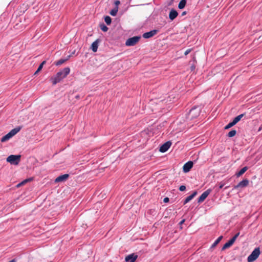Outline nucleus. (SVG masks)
Returning a JSON list of instances; mask_svg holds the SVG:
<instances>
[{
	"label": "nucleus",
	"instance_id": "f257e3e1",
	"mask_svg": "<svg viewBox=\"0 0 262 262\" xmlns=\"http://www.w3.org/2000/svg\"><path fill=\"white\" fill-rule=\"evenodd\" d=\"M70 69L68 67L65 68L62 70L58 72L54 76L51 78L53 84L55 85L59 82L70 73Z\"/></svg>",
	"mask_w": 262,
	"mask_h": 262
},
{
	"label": "nucleus",
	"instance_id": "f03ea898",
	"mask_svg": "<svg viewBox=\"0 0 262 262\" xmlns=\"http://www.w3.org/2000/svg\"><path fill=\"white\" fill-rule=\"evenodd\" d=\"M25 17H12L11 22L13 24V27L16 30H22L25 28L26 24Z\"/></svg>",
	"mask_w": 262,
	"mask_h": 262
},
{
	"label": "nucleus",
	"instance_id": "7ed1b4c3",
	"mask_svg": "<svg viewBox=\"0 0 262 262\" xmlns=\"http://www.w3.org/2000/svg\"><path fill=\"white\" fill-rule=\"evenodd\" d=\"M21 129L20 127H17L12 129L9 133L3 136L1 139V141L2 142H5L9 140H10L11 138H12L14 135H15L17 133H18Z\"/></svg>",
	"mask_w": 262,
	"mask_h": 262
},
{
	"label": "nucleus",
	"instance_id": "20e7f679",
	"mask_svg": "<svg viewBox=\"0 0 262 262\" xmlns=\"http://www.w3.org/2000/svg\"><path fill=\"white\" fill-rule=\"evenodd\" d=\"M201 112V108L199 106L193 107L187 114V118L190 120L193 119L198 117Z\"/></svg>",
	"mask_w": 262,
	"mask_h": 262
},
{
	"label": "nucleus",
	"instance_id": "39448f33",
	"mask_svg": "<svg viewBox=\"0 0 262 262\" xmlns=\"http://www.w3.org/2000/svg\"><path fill=\"white\" fill-rule=\"evenodd\" d=\"M20 155H11L8 156L7 158V161L13 165H18L20 161Z\"/></svg>",
	"mask_w": 262,
	"mask_h": 262
},
{
	"label": "nucleus",
	"instance_id": "423d86ee",
	"mask_svg": "<svg viewBox=\"0 0 262 262\" xmlns=\"http://www.w3.org/2000/svg\"><path fill=\"white\" fill-rule=\"evenodd\" d=\"M140 38L141 37L140 36H136L129 38L126 40L125 45L128 47L134 46L139 41Z\"/></svg>",
	"mask_w": 262,
	"mask_h": 262
},
{
	"label": "nucleus",
	"instance_id": "0eeeda50",
	"mask_svg": "<svg viewBox=\"0 0 262 262\" xmlns=\"http://www.w3.org/2000/svg\"><path fill=\"white\" fill-rule=\"evenodd\" d=\"M260 254V250L258 248H255L248 257L247 260L248 262H252L257 258Z\"/></svg>",
	"mask_w": 262,
	"mask_h": 262
},
{
	"label": "nucleus",
	"instance_id": "6e6552de",
	"mask_svg": "<svg viewBox=\"0 0 262 262\" xmlns=\"http://www.w3.org/2000/svg\"><path fill=\"white\" fill-rule=\"evenodd\" d=\"M211 191L212 190L211 189H208L205 191H204L198 198V203H200L203 202L208 196V195L211 193Z\"/></svg>",
	"mask_w": 262,
	"mask_h": 262
},
{
	"label": "nucleus",
	"instance_id": "1a4fd4ad",
	"mask_svg": "<svg viewBox=\"0 0 262 262\" xmlns=\"http://www.w3.org/2000/svg\"><path fill=\"white\" fill-rule=\"evenodd\" d=\"M249 181L248 179H246L241 181L238 184L234 186V189L243 188L247 186L249 184Z\"/></svg>",
	"mask_w": 262,
	"mask_h": 262
},
{
	"label": "nucleus",
	"instance_id": "9d476101",
	"mask_svg": "<svg viewBox=\"0 0 262 262\" xmlns=\"http://www.w3.org/2000/svg\"><path fill=\"white\" fill-rule=\"evenodd\" d=\"M171 145V142L167 141L161 146L159 150L161 152H165L170 148Z\"/></svg>",
	"mask_w": 262,
	"mask_h": 262
},
{
	"label": "nucleus",
	"instance_id": "9b49d317",
	"mask_svg": "<svg viewBox=\"0 0 262 262\" xmlns=\"http://www.w3.org/2000/svg\"><path fill=\"white\" fill-rule=\"evenodd\" d=\"M158 32V30H152L149 32H145L143 34L144 38H149L155 35Z\"/></svg>",
	"mask_w": 262,
	"mask_h": 262
},
{
	"label": "nucleus",
	"instance_id": "f8f14e48",
	"mask_svg": "<svg viewBox=\"0 0 262 262\" xmlns=\"http://www.w3.org/2000/svg\"><path fill=\"white\" fill-rule=\"evenodd\" d=\"M69 177V174H64L57 177L55 180V183L62 182L66 181Z\"/></svg>",
	"mask_w": 262,
	"mask_h": 262
},
{
	"label": "nucleus",
	"instance_id": "ddd939ff",
	"mask_svg": "<svg viewBox=\"0 0 262 262\" xmlns=\"http://www.w3.org/2000/svg\"><path fill=\"white\" fill-rule=\"evenodd\" d=\"M193 166V162L192 161H188L186 163L183 167V170L184 172H188L190 171Z\"/></svg>",
	"mask_w": 262,
	"mask_h": 262
},
{
	"label": "nucleus",
	"instance_id": "4468645a",
	"mask_svg": "<svg viewBox=\"0 0 262 262\" xmlns=\"http://www.w3.org/2000/svg\"><path fill=\"white\" fill-rule=\"evenodd\" d=\"M138 257V255L135 254H129L125 257V260L126 262H135Z\"/></svg>",
	"mask_w": 262,
	"mask_h": 262
},
{
	"label": "nucleus",
	"instance_id": "2eb2a0df",
	"mask_svg": "<svg viewBox=\"0 0 262 262\" xmlns=\"http://www.w3.org/2000/svg\"><path fill=\"white\" fill-rule=\"evenodd\" d=\"M100 40L99 39H97L92 43L91 48L94 52H97L98 48V44Z\"/></svg>",
	"mask_w": 262,
	"mask_h": 262
},
{
	"label": "nucleus",
	"instance_id": "dca6fc26",
	"mask_svg": "<svg viewBox=\"0 0 262 262\" xmlns=\"http://www.w3.org/2000/svg\"><path fill=\"white\" fill-rule=\"evenodd\" d=\"M197 194L196 191L193 192L191 195L188 196L184 200V205L187 204L189 201H190Z\"/></svg>",
	"mask_w": 262,
	"mask_h": 262
},
{
	"label": "nucleus",
	"instance_id": "f3484780",
	"mask_svg": "<svg viewBox=\"0 0 262 262\" xmlns=\"http://www.w3.org/2000/svg\"><path fill=\"white\" fill-rule=\"evenodd\" d=\"M248 169L247 167L245 166L242 168L238 172L236 173V175L237 177H240L242 174H243Z\"/></svg>",
	"mask_w": 262,
	"mask_h": 262
},
{
	"label": "nucleus",
	"instance_id": "a211bd4d",
	"mask_svg": "<svg viewBox=\"0 0 262 262\" xmlns=\"http://www.w3.org/2000/svg\"><path fill=\"white\" fill-rule=\"evenodd\" d=\"M69 57H70V56H69L68 57V58H66V59H59V60H58V61H56V62H55V64L56 66H59L61 65V64H63L64 62H65L67 60H68V59H69Z\"/></svg>",
	"mask_w": 262,
	"mask_h": 262
},
{
	"label": "nucleus",
	"instance_id": "6ab92c4d",
	"mask_svg": "<svg viewBox=\"0 0 262 262\" xmlns=\"http://www.w3.org/2000/svg\"><path fill=\"white\" fill-rule=\"evenodd\" d=\"M233 244L230 242L229 240L228 242H227L226 244L224 245V246L222 247V250H224L227 248H229L230 246H231Z\"/></svg>",
	"mask_w": 262,
	"mask_h": 262
},
{
	"label": "nucleus",
	"instance_id": "aec40b11",
	"mask_svg": "<svg viewBox=\"0 0 262 262\" xmlns=\"http://www.w3.org/2000/svg\"><path fill=\"white\" fill-rule=\"evenodd\" d=\"M186 4V0H181L178 5L179 8L180 9H183L185 6Z\"/></svg>",
	"mask_w": 262,
	"mask_h": 262
},
{
	"label": "nucleus",
	"instance_id": "412c9836",
	"mask_svg": "<svg viewBox=\"0 0 262 262\" xmlns=\"http://www.w3.org/2000/svg\"><path fill=\"white\" fill-rule=\"evenodd\" d=\"M223 238V236H219L215 241V242L213 243V244L211 246V248H214L220 242V241L222 240V239Z\"/></svg>",
	"mask_w": 262,
	"mask_h": 262
},
{
	"label": "nucleus",
	"instance_id": "4be33fe9",
	"mask_svg": "<svg viewBox=\"0 0 262 262\" xmlns=\"http://www.w3.org/2000/svg\"><path fill=\"white\" fill-rule=\"evenodd\" d=\"M244 116V114H241L236 117L234 118L233 121L234 122V123L236 124L238 121L241 120L242 118Z\"/></svg>",
	"mask_w": 262,
	"mask_h": 262
},
{
	"label": "nucleus",
	"instance_id": "5701e85b",
	"mask_svg": "<svg viewBox=\"0 0 262 262\" xmlns=\"http://www.w3.org/2000/svg\"><path fill=\"white\" fill-rule=\"evenodd\" d=\"M99 27L102 31L103 32H107L108 30V28L106 26V25L104 23H100L99 24Z\"/></svg>",
	"mask_w": 262,
	"mask_h": 262
},
{
	"label": "nucleus",
	"instance_id": "b1692460",
	"mask_svg": "<svg viewBox=\"0 0 262 262\" xmlns=\"http://www.w3.org/2000/svg\"><path fill=\"white\" fill-rule=\"evenodd\" d=\"M178 13L177 11L174 9H171L170 11L168 16H177Z\"/></svg>",
	"mask_w": 262,
	"mask_h": 262
},
{
	"label": "nucleus",
	"instance_id": "393cba45",
	"mask_svg": "<svg viewBox=\"0 0 262 262\" xmlns=\"http://www.w3.org/2000/svg\"><path fill=\"white\" fill-rule=\"evenodd\" d=\"M236 134V131L234 129H233L228 133L227 136L230 138L233 137L234 136H235Z\"/></svg>",
	"mask_w": 262,
	"mask_h": 262
},
{
	"label": "nucleus",
	"instance_id": "a878e982",
	"mask_svg": "<svg viewBox=\"0 0 262 262\" xmlns=\"http://www.w3.org/2000/svg\"><path fill=\"white\" fill-rule=\"evenodd\" d=\"M117 12H118V7H116L115 8H114L110 11V14L112 16H115L117 14Z\"/></svg>",
	"mask_w": 262,
	"mask_h": 262
},
{
	"label": "nucleus",
	"instance_id": "bb28decb",
	"mask_svg": "<svg viewBox=\"0 0 262 262\" xmlns=\"http://www.w3.org/2000/svg\"><path fill=\"white\" fill-rule=\"evenodd\" d=\"M234 125H235V124L234 123V122L232 121V122L228 123L226 126H225L224 128L225 129H228L232 127L233 126H234Z\"/></svg>",
	"mask_w": 262,
	"mask_h": 262
},
{
	"label": "nucleus",
	"instance_id": "cd10ccee",
	"mask_svg": "<svg viewBox=\"0 0 262 262\" xmlns=\"http://www.w3.org/2000/svg\"><path fill=\"white\" fill-rule=\"evenodd\" d=\"M104 20L107 25H110L111 24V17H104Z\"/></svg>",
	"mask_w": 262,
	"mask_h": 262
},
{
	"label": "nucleus",
	"instance_id": "c85d7f7f",
	"mask_svg": "<svg viewBox=\"0 0 262 262\" xmlns=\"http://www.w3.org/2000/svg\"><path fill=\"white\" fill-rule=\"evenodd\" d=\"M45 63H46V61H43L41 62V63L39 66L37 71L35 72V74L36 73L38 72L39 71H40L42 69V67H43V64H45Z\"/></svg>",
	"mask_w": 262,
	"mask_h": 262
},
{
	"label": "nucleus",
	"instance_id": "c756f323",
	"mask_svg": "<svg viewBox=\"0 0 262 262\" xmlns=\"http://www.w3.org/2000/svg\"><path fill=\"white\" fill-rule=\"evenodd\" d=\"M225 185V183L221 182L219 186V188L216 190V192H219L220 189H222Z\"/></svg>",
	"mask_w": 262,
	"mask_h": 262
},
{
	"label": "nucleus",
	"instance_id": "7c9ffc66",
	"mask_svg": "<svg viewBox=\"0 0 262 262\" xmlns=\"http://www.w3.org/2000/svg\"><path fill=\"white\" fill-rule=\"evenodd\" d=\"M166 24V21L165 20H161V23H160L159 27L161 28L162 27L164 26Z\"/></svg>",
	"mask_w": 262,
	"mask_h": 262
},
{
	"label": "nucleus",
	"instance_id": "2f4dec72",
	"mask_svg": "<svg viewBox=\"0 0 262 262\" xmlns=\"http://www.w3.org/2000/svg\"><path fill=\"white\" fill-rule=\"evenodd\" d=\"M186 189V187L184 185H181L180 187H179V190L181 191H184Z\"/></svg>",
	"mask_w": 262,
	"mask_h": 262
},
{
	"label": "nucleus",
	"instance_id": "473e14b6",
	"mask_svg": "<svg viewBox=\"0 0 262 262\" xmlns=\"http://www.w3.org/2000/svg\"><path fill=\"white\" fill-rule=\"evenodd\" d=\"M191 51V49H188L185 52V55H187Z\"/></svg>",
	"mask_w": 262,
	"mask_h": 262
},
{
	"label": "nucleus",
	"instance_id": "72a5a7b5",
	"mask_svg": "<svg viewBox=\"0 0 262 262\" xmlns=\"http://www.w3.org/2000/svg\"><path fill=\"white\" fill-rule=\"evenodd\" d=\"M114 4L116 6L118 7V6L120 4V2L119 1L117 0L115 1Z\"/></svg>",
	"mask_w": 262,
	"mask_h": 262
},
{
	"label": "nucleus",
	"instance_id": "f704fd0d",
	"mask_svg": "<svg viewBox=\"0 0 262 262\" xmlns=\"http://www.w3.org/2000/svg\"><path fill=\"white\" fill-rule=\"evenodd\" d=\"M169 198H167V197L165 198L164 199V200H163V202H164V203H167V202H169Z\"/></svg>",
	"mask_w": 262,
	"mask_h": 262
},
{
	"label": "nucleus",
	"instance_id": "c9c22d12",
	"mask_svg": "<svg viewBox=\"0 0 262 262\" xmlns=\"http://www.w3.org/2000/svg\"><path fill=\"white\" fill-rule=\"evenodd\" d=\"M24 184H25V182H24V181H22L21 183H19V184H18L17 185V187H20V186H21V185H24Z\"/></svg>",
	"mask_w": 262,
	"mask_h": 262
},
{
	"label": "nucleus",
	"instance_id": "e433bc0d",
	"mask_svg": "<svg viewBox=\"0 0 262 262\" xmlns=\"http://www.w3.org/2000/svg\"><path fill=\"white\" fill-rule=\"evenodd\" d=\"M239 232H238L233 237L234 238V239L236 240V238H237V237L239 236Z\"/></svg>",
	"mask_w": 262,
	"mask_h": 262
},
{
	"label": "nucleus",
	"instance_id": "4c0bfd02",
	"mask_svg": "<svg viewBox=\"0 0 262 262\" xmlns=\"http://www.w3.org/2000/svg\"><path fill=\"white\" fill-rule=\"evenodd\" d=\"M230 241L233 244L235 242V239H234V238L232 237L231 239H230Z\"/></svg>",
	"mask_w": 262,
	"mask_h": 262
},
{
	"label": "nucleus",
	"instance_id": "58836bf2",
	"mask_svg": "<svg viewBox=\"0 0 262 262\" xmlns=\"http://www.w3.org/2000/svg\"><path fill=\"white\" fill-rule=\"evenodd\" d=\"M184 222H185V220H182V221L180 222V224H183V223H184Z\"/></svg>",
	"mask_w": 262,
	"mask_h": 262
},
{
	"label": "nucleus",
	"instance_id": "ea45409f",
	"mask_svg": "<svg viewBox=\"0 0 262 262\" xmlns=\"http://www.w3.org/2000/svg\"><path fill=\"white\" fill-rule=\"evenodd\" d=\"M176 17H169L170 21H172Z\"/></svg>",
	"mask_w": 262,
	"mask_h": 262
},
{
	"label": "nucleus",
	"instance_id": "a19ab883",
	"mask_svg": "<svg viewBox=\"0 0 262 262\" xmlns=\"http://www.w3.org/2000/svg\"><path fill=\"white\" fill-rule=\"evenodd\" d=\"M186 14V11H184L182 14V15H184Z\"/></svg>",
	"mask_w": 262,
	"mask_h": 262
},
{
	"label": "nucleus",
	"instance_id": "79ce46f5",
	"mask_svg": "<svg viewBox=\"0 0 262 262\" xmlns=\"http://www.w3.org/2000/svg\"><path fill=\"white\" fill-rule=\"evenodd\" d=\"M28 181H29V180H27V179L24 181V182H25V184H26Z\"/></svg>",
	"mask_w": 262,
	"mask_h": 262
},
{
	"label": "nucleus",
	"instance_id": "37998d69",
	"mask_svg": "<svg viewBox=\"0 0 262 262\" xmlns=\"http://www.w3.org/2000/svg\"><path fill=\"white\" fill-rule=\"evenodd\" d=\"M262 128V126L261 127H260L258 129V131H260Z\"/></svg>",
	"mask_w": 262,
	"mask_h": 262
}]
</instances>
